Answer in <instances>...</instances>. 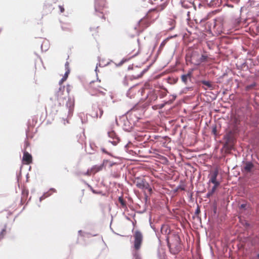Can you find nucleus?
Wrapping results in <instances>:
<instances>
[{
    "label": "nucleus",
    "mask_w": 259,
    "mask_h": 259,
    "mask_svg": "<svg viewBox=\"0 0 259 259\" xmlns=\"http://www.w3.org/2000/svg\"><path fill=\"white\" fill-rule=\"evenodd\" d=\"M134 238V248L135 249L133 252L134 259H140V254L138 251L141 248V244L143 241V235L142 233L136 230L133 234Z\"/></svg>",
    "instance_id": "1"
},
{
    "label": "nucleus",
    "mask_w": 259,
    "mask_h": 259,
    "mask_svg": "<svg viewBox=\"0 0 259 259\" xmlns=\"http://www.w3.org/2000/svg\"><path fill=\"white\" fill-rule=\"evenodd\" d=\"M69 89L66 88L64 85L60 86L58 90L55 93V99L57 100L60 105L64 103V101L66 100V97L69 95Z\"/></svg>",
    "instance_id": "2"
},
{
    "label": "nucleus",
    "mask_w": 259,
    "mask_h": 259,
    "mask_svg": "<svg viewBox=\"0 0 259 259\" xmlns=\"http://www.w3.org/2000/svg\"><path fill=\"white\" fill-rule=\"evenodd\" d=\"M134 183L136 184V186L141 189H149L150 191H151L152 189L150 188L149 184L148 182H147L145 179H142L140 178H136Z\"/></svg>",
    "instance_id": "3"
},
{
    "label": "nucleus",
    "mask_w": 259,
    "mask_h": 259,
    "mask_svg": "<svg viewBox=\"0 0 259 259\" xmlns=\"http://www.w3.org/2000/svg\"><path fill=\"white\" fill-rule=\"evenodd\" d=\"M103 113V110L97 104L92 105V111L90 115L93 118H101Z\"/></svg>",
    "instance_id": "4"
},
{
    "label": "nucleus",
    "mask_w": 259,
    "mask_h": 259,
    "mask_svg": "<svg viewBox=\"0 0 259 259\" xmlns=\"http://www.w3.org/2000/svg\"><path fill=\"white\" fill-rule=\"evenodd\" d=\"M219 174L218 169H215L210 174V179L209 180V183H211L214 184L213 187L217 188L220 184V182L217 181V178Z\"/></svg>",
    "instance_id": "5"
},
{
    "label": "nucleus",
    "mask_w": 259,
    "mask_h": 259,
    "mask_svg": "<svg viewBox=\"0 0 259 259\" xmlns=\"http://www.w3.org/2000/svg\"><path fill=\"white\" fill-rule=\"evenodd\" d=\"M159 1L162 3L160 4L156 8L149 10V13H152L153 15H156L158 12L164 10L166 6L167 0H159Z\"/></svg>",
    "instance_id": "6"
},
{
    "label": "nucleus",
    "mask_w": 259,
    "mask_h": 259,
    "mask_svg": "<svg viewBox=\"0 0 259 259\" xmlns=\"http://www.w3.org/2000/svg\"><path fill=\"white\" fill-rule=\"evenodd\" d=\"M108 136L112 140H109V142L111 143L113 145L116 146L119 142V138L116 134L113 131H109Z\"/></svg>",
    "instance_id": "7"
},
{
    "label": "nucleus",
    "mask_w": 259,
    "mask_h": 259,
    "mask_svg": "<svg viewBox=\"0 0 259 259\" xmlns=\"http://www.w3.org/2000/svg\"><path fill=\"white\" fill-rule=\"evenodd\" d=\"M151 23L150 17H142L139 21L138 25L143 30L148 27Z\"/></svg>",
    "instance_id": "8"
},
{
    "label": "nucleus",
    "mask_w": 259,
    "mask_h": 259,
    "mask_svg": "<svg viewBox=\"0 0 259 259\" xmlns=\"http://www.w3.org/2000/svg\"><path fill=\"white\" fill-rule=\"evenodd\" d=\"M134 126V122L130 121L127 117H126L125 119H123L122 127L124 131L130 132L133 129Z\"/></svg>",
    "instance_id": "9"
},
{
    "label": "nucleus",
    "mask_w": 259,
    "mask_h": 259,
    "mask_svg": "<svg viewBox=\"0 0 259 259\" xmlns=\"http://www.w3.org/2000/svg\"><path fill=\"white\" fill-rule=\"evenodd\" d=\"M74 106V101L73 99L69 98L66 103V107L68 110V116L72 115Z\"/></svg>",
    "instance_id": "10"
},
{
    "label": "nucleus",
    "mask_w": 259,
    "mask_h": 259,
    "mask_svg": "<svg viewBox=\"0 0 259 259\" xmlns=\"http://www.w3.org/2000/svg\"><path fill=\"white\" fill-rule=\"evenodd\" d=\"M254 165L251 161H246L244 163L242 171L244 172L249 173L254 168Z\"/></svg>",
    "instance_id": "11"
},
{
    "label": "nucleus",
    "mask_w": 259,
    "mask_h": 259,
    "mask_svg": "<svg viewBox=\"0 0 259 259\" xmlns=\"http://www.w3.org/2000/svg\"><path fill=\"white\" fill-rule=\"evenodd\" d=\"M108 160H104L103 161V163L100 165H95L93 166V167L91 168V170L93 171L94 172H97L100 170H101L104 167L105 164H106L107 163H108Z\"/></svg>",
    "instance_id": "12"
},
{
    "label": "nucleus",
    "mask_w": 259,
    "mask_h": 259,
    "mask_svg": "<svg viewBox=\"0 0 259 259\" xmlns=\"http://www.w3.org/2000/svg\"><path fill=\"white\" fill-rule=\"evenodd\" d=\"M224 139L225 140V145H228L231 144L234 141V138L232 133L229 132L224 136Z\"/></svg>",
    "instance_id": "13"
},
{
    "label": "nucleus",
    "mask_w": 259,
    "mask_h": 259,
    "mask_svg": "<svg viewBox=\"0 0 259 259\" xmlns=\"http://www.w3.org/2000/svg\"><path fill=\"white\" fill-rule=\"evenodd\" d=\"M23 161L26 164L30 163L32 161V156L31 154L26 151H24L23 156Z\"/></svg>",
    "instance_id": "14"
},
{
    "label": "nucleus",
    "mask_w": 259,
    "mask_h": 259,
    "mask_svg": "<svg viewBox=\"0 0 259 259\" xmlns=\"http://www.w3.org/2000/svg\"><path fill=\"white\" fill-rule=\"evenodd\" d=\"M49 48V42L47 39H44L41 45V49L42 52L47 51Z\"/></svg>",
    "instance_id": "15"
},
{
    "label": "nucleus",
    "mask_w": 259,
    "mask_h": 259,
    "mask_svg": "<svg viewBox=\"0 0 259 259\" xmlns=\"http://www.w3.org/2000/svg\"><path fill=\"white\" fill-rule=\"evenodd\" d=\"M205 1L210 7L219 6L221 3L220 0H205Z\"/></svg>",
    "instance_id": "16"
},
{
    "label": "nucleus",
    "mask_w": 259,
    "mask_h": 259,
    "mask_svg": "<svg viewBox=\"0 0 259 259\" xmlns=\"http://www.w3.org/2000/svg\"><path fill=\"white\" fill-rule=\"evenodd\" d=\"M201 82L203 84L206 85L208 89L210 90H214V85L212 84H211L209 81L203 80H202Z\"/></svg>",
    "instance_id": "17"
},
{
    "label": "nucleus",
    "mask_w": 259,
    "mask_h": 259,
    "mask_svg": "<svg viewBox=\"0 0 259 259\" xmlns=\"http://www.w3.org/2000/svg\"><path fill=\"white\" fill-rule=\"evenodd\" d=\"M134 87L130 88L126 93V96L131 99L134 98L135 95V92L133 91Z\"/></svg>",
    "instance_id": "18"
},
{
    "label": "nucleus",
    "mask_w": 259,
    "mask_h": 259,
    "mask_svg": "<svg viewBox=\"0 0 259 259\" xmlns=\"http://www.w3.org/2000/svg\"><path fill=\"white\" fill-rule=\"evenodd\" d=\"M167 23L168 24V25L170 26L168 29L169 30H171L172 29H174L175 27V23H176V21L174 19H171V18H169L168 19V21H167Z\"/></svg>",
    "instance_id": "19"
},
{
    "label": "nucleus",
    "mask_w": 259,
    "mask_h": 259,
    "mask_svg": "<svg viewBox=\"0 0 259 259\" xmlns=\"http://www.w3.org/2000/svg\"><path fill=\"white\" fill-rule=\"evenodd\" d=\"M149 222L151 228L153 229V230L155 232L156 235L157 236L158 230L156 229L155 226L154 225H153V223H152L151 216L149 218Z\"/></svg>",
    "instance_id": "20"
},
{
    "label": "nucleus",
    "mask_w": 259,
    "mask_h": 259,
    "mask_svg": "<svg viewBox=\"0 0 259 259\" xmlns=\"http://www.w3.org/2000/svg\"><path fill=\"white\" fill-rule=\"evenodd\" d=\"M79 118L81 119V122L82 123H84L87 122V120L85 119V115L83 113H80L78 115Z\"/></svg>",
    "instance_id": "21"
},
{
    "label": "nucleus",
    "mask_w": 259,
    "mask_h": 259,
    "mask_svg": "<svg viewBox=\"0 0 259 259\" xmlns=\"http://www.w3.org/2000/svg\"><path fill=\"white\" fill-rule=\"evenodd\" d=\"M78 234L80 236H82L83 237H89L90 236H91V235L89 233H86V232H82L81 230L78 231ZM96 236V235H92V236Z\"/></svg>",
    "instance_id": "22"
},
{
    "label": "nucleus",
    "mask_w": 259,
    "mask_h": 259,
    "mask_svg": "<svg viewBox=\"0 0 259 259\" xmlns=\"http://www.w3.org/2000/svg\"><path fill=\"white\" fill-rule=\"evenodd\" d=\"M6 225L5 226V227L4 229L2 230V231L0 232V240L2 239L6 234Z\"/></svg>",
    "instance_id": "23"
},
{
    "label": "nucleus",
    "mask_w": 259,
    "mask_h": 259,
    "mask_svg": "<svg viewBox=\"0 0 259 259\" xmlns=\"http://www.w3.org/2000/svg\"><path fill=\"white\" fill-rule=\"evenodd\" d=\"M181 79H182V81L185 83V84H187V82H188V80H189V77H187L184 74H183L182 76H181Z\"/></svg>",
    "instance_id": "24"
},
{
    "label": "nucleus",
    "mask_w": 259,
    "mask_h": 259,
    "mask_svg": "<svg viewBox=\"0 0 259 259\" xmlns=\"http://www.w3.org/2000/svg\"><path fill=\"white\" fill-rule=\"evenodd\" d=\"M193 69H190L187 74H185V75L187 77L189 78V80H191V78L192 77V73H193Z\"/></svg>",
    "instance_id": "25"
},
{
    "label": "nucleus",
    "mask_w": 259,
    "mask_h": 259,
    "mask_svg": "<svg viewBox=\"0 0 259 259\" xmlns=\"http://www.w3.org/2000/svg\"><path fill=\"white\" fill-rule=\"evenodd\" d=\"M118 201L122 205V207H125L126 206V203L124 201L123 198L122 196H120L118 198Z\"/></svg>",
    "instance_id": "26"
},
{
    "label": "nucleus",
    "mask_w": 259,
    "mask_h": 259,
    "mask_svg": "<svg viewBox=\"0 0 259 259\" xmlns=\"http://www.w3.org/2000/svg\"><path fill=\"white\" fill-rule=\"evenodd\" d=\"M51 195V194H49V192L45 193L41 197L39 198V201H41L43 199H45L47 197Z\"/></svg>",
    "instance_id": "27"
},
{
    "label": "nucleus",
    "mask_w": 259,
    "mask_h": 259,
    "mask_svg": "<svg viewBox=\"0 0 259 259\" xmlns=\"http://www.w3.org/2000/svg\"><path fill=\"white\" fill-rule=\"evenodd\" d=\"M193 20L196 23H201L203 19H200V17H197L196 19H194L195 17H192ZM207 19L204 18V20H206Z\"/></svg>",
    "instance_id": "28"
},
{
    "label": "nucleus",
    "mask_w": 259,
    "mask_h": 259,
    "mask_svg": "<svg viewBox=\"0 0 259 259\" xmlns=\"http://www.w3.org/2000/svg\"><path fill=\"white\" fill-rule=\"evenodd\" d=\"M167 39L168 38H166V39L163 40L161 42V43L160 44V45L159 46V50L162 49L164 47V46L165 45V44H166V43L167 42Z\"/></svg>",
    "instance_id": "29"
},
{
    "label": "nucleus",
    "mask_w": 259,
    "mask_h": 259,
    "mask_svg": "<svg viewBox=\"0 0 259 259\" xmlns=\"http://www.w3.org/2000/svg\"><path fill=\"white\" fill-rule=\"evenodd\" d=\"M61 27H62V29L63 30H69L70 29V28L69 27V25H68V24H67L66 26H64V25H62Z\"/></svg>",
    "instance_id": "30"
},
{
    "label": "nucleus",
    "mask_w": 259,
    "mask_h": 259,
    "mask_svg": "<svg viewBox=\"0 0 259 259\" xmlns=\"http://www.w3.org/2000/svg\"><path fill=\"white\" fill-rule=\"evenodd\" d=\"M207 58V56L202 55H201V56L200 58V60L201 62H203L206 60Z\"/></svg>",
    "instance_id": "31"
},
{
    "label": "nucleus",
    "mask_w": 259,
    "mask_h": 259,
    "mask_svg": "<svg viewBox=\"0 0 259 259\" xmlns=\"http://www.w3.org/2000/svg\"><path fill=\"white\" fill-rule=\"evenodd\" d=\"M126 61H127L126 59H122V60L117 65V66H120L122 65Z\"/></svg>",
    "instance_id": "32"
},
{
    "label": "nucleus",
    "mask_w": 259,
    "mask_h": 259,
    "mask_svg": "<svg viewBox=\"0 0 259 259\" xmlns=\"http://www.w3.org/2000/svg\"><path fill=\"white\" fill-rule=\"evenodd\" d=\"M148 70V68L144 69L141 73L138 76V78L141 77Z\"/></svg>",
    "instance_id": "33"
},
{
    "label": "nucleus",
    "mask_w": 259,
    "mask_h": 259,
    "mask_svg": "<svg viewBox=\"0 0 259 259\" xmlns=\"http://www.w3.org/2000/svg\"><path fill=\"white\" fill-rule=\"evenodd\" d=\"M212 134H213L214 136H216V135H217V127H216V126H214L212 127Z\"/></svg>",
    "instance_id": "34"
},
{
    "label": "nucleus",
    "mask_w": 259,
    "mask_h": 259,
    "mask_svg": "<svg viewBox=\"0 0 259 259\" xmlns=\"http://www.w3.org/2000/svg\"><path fill=\"white\" fill-rule=\"evenodd\" d=\"M70 73V69H67V70H66L65 74L64 75V77H65V78H67L68 75L69 73Z\"/></svg>",
    "instance_id": "35"
},
{
    "label": "nucleus",
    "mask_w": 259,
    "mask_h": 259,
    "mask_svg": "<svg viewBox=\"0 0 259 259\" xmlns=\"http://www.w3.org/2000/svg\"><path fill=\"white\" fill-rule=\"evenodd\" d=\"M101 150L103 152L105 153V154H107L109 155H111V154L109 152H108L105 148H102Z\"/></svg>",
    "instance_id": "36"
},
{
    "label": "nucleus",
    "mask_w": 259,
    "mask_h": 259,
    "mask_svg": "<svg viewBox=\"0 0 259 259\" xmlns=\"http://www.w3.org/2000/svg\"><path fill=\"white\" fill-rule=\"evenodd\" d=\"M132 145V144L131 143V142H129L128 143H127V144H126L125 146H124V148L126 150H127L128 149V148L130 147V145Z\"/></svg>",
    "instance_id": "37"
},
{
    "label": "nucleus",
    "mask_w": 259,
    "mask_h": 259,
    "mask_svg": "<svg viewBox=\"0 0 259 259\" xmlns=\"http://www.w3.org/2000/svg\"><path fill=\"white\" fill-rule=\"evenodd\" d=\"M255 85H256V83L254 82V83H252V84H250V85H248V86L247 87V88L248 89H250V88H253V87H255Z\"/></svg>",
    "instance_id": "38"
},
{
    "label": "nucleus",
    "mask_w": 259,
    "mask_h": 259,
    "mask_svg": "<svg viewBox=\"0 0 259 259\" xmlns=\"http://www.w3.org/2000/svg\"><path fill=\"white\" fill-rule=\"evenodd\" d=\"M123 83L124 85H127V81L126 76H125L124 78V79L123 80Z\"/></svg>",
    "instance_id": "39"
},
{
    "label": "nucleus",
    "mask_w": 259,
    "mask_h": 259,
    "mask_svg": "<svg viewBox=\"0 0 259 259\" xmlns=\"http://www.w3.org/2000/svg\"><path fill=\"white\" fill-rule=\"evenodd\" d=\"M91 190L94 194H100V192H98L96 190H94L92 187H91Z\"/></svg>",
    "instance_id": "40"
},
{
    "label": "nucleus",
    "mask_w": 259,
    "mask_h": 259,
    "mask_svg": "<svg viewBox=\"0 0 259 259\" xmlns=\"http://www.w3.org/2000/svg\"><path fill=\"white\" fill-rule=\"evenodd\" d=\"M213 194H212L209 191L207 192V193L206 194V197L208 198H209Z\"/></svg>",
    "instance_id": "41"
},
{
    "label": "nucleus",
    "mask_w": 259,
    "mask_h": 259,
    "mask_svg": "<svg viewBox=\"0 0 259 259\" xmlns=\"http://www.w3.org/2000/svg\"><path fill=\"white\" fill-rule=\"evenodd\" d=\"M246 204L245 203L241 204L240 206V208L242 209H246Z\"/></svg>",
    "instance_id": "42"
},
{
    "label": "nucleus",
    "mask_w": 259,
    "mask_h": 259,
    "mask_svg": "<svg viewBox=\"0 0 259 259\" xmlns=\"http://www.w3.org/2000/svg\"><path fill=\"white\" fill-rule=\"evenodd\" d=\"M217 188L212 187L211 190H209L212 194H213Z\"/></svg>",
    "instance_id": "43"
},
{
    "label": "nucleus",
    "mask_w": 259,
    "mask_h": 259,
    "mask_svg": "<svg viewBox=\"0 0 259 259\" xmlns=\"http://www.w3.org/2000/svg\"><path fill=\"white\" fill-rule=\"evenodd\" d=\"M59 10H60L61 13H63L64 12V8L63 6H59Z\"/></svg>",
    "instance_id": "44"
},
{
    "label": "nucleus",
    "mask_w": 259,
    "mask_h": 259,
    "mask_svg": "<svg viewBox=\"0 0 259 259\" xmlns=\"http://www.w3.org/2000/svg\"><path fill=\"white\" fill-rule=\"evenodd\" d=\"M66 79H67V78H65V77L63 76L62 79L59 81V84H61L63 81H64Z\"/></svg>",
    "instance_id": "45"
},
{
    "label": "nucleus",
    "mask_w": 259,
    "mask_h": 259,
    "mask_svg": "<svg viewBox=\"0 0 259 259\" xmlns=\"http://www.w3.org/2000/svg\"><path fill=\"white\" fill-rule=\"evenodd\" d=\"M66 79H67V78H65V77L63 76L62 79L59 81V84H61L63 81H64Z\"/></svg>",
    "instance_id": "46"
},
{
    "label": "nucleus",
    "mask_w": 259,
    "mask_h": 259,
    "mask_svg": "<svg viewBox=\"0 0 259 259\" xmlns=\"http://www.w3.org/2000/svg\"><path fill=\"white\" fill-rule=\"evenodd\" d=\"M65 70H67V69H69V63L68 62H66L65 63Z\"/></svg>",
    "instance_id": "47"
},
{
    "label": "nucleus",
    "mask_w": 259,
    "mask_h": 259,
    "mask_svg": "<svg viewBox=\"0 0 259 259\" xmlns=\"http://www.w3.org/2000/svg\"><path fill=\"white\" fill-rule=\"evenodd\" d=\"M200 212V208L197 207V208H196V209L195 210V214H199V213Z\"/></svg>",
    "instance_id": "48"
},
{
    "label": "nucleus",
    "mask_w": 259,
    "mask_h": 259,
    "mask_svg": "<svg viewBox=\"0 0 259 259\" xmlns=\"http://www.w3.org/2000/svg\"><path fill=\"white\" fill-rule=\"evenodd\" d=\"M108 162H109V167H110L113 166L115 164L114 162L109 161V160Z\"/></svg>",
    "instance_id": "49"
},
{
    "label": "nucleus",
    "mask_w": 259,
    "mask_h": 259,
    "mask_svg": "<svg viewBox=\"0 0 259 259\" xmlns=\"http://www.w3.org/2000/svg\"><path fill=\"white\" fill-rule=\"evenodd\" d=\"M219 12V10H216L212 12V15H216Z\"/></svg>",
    "instance_id": "50"
},
{
    "label": "nucleus",
    "mask_w": 259,
    "mask_h": 259,
    "mask_svg": "<svg viewBox=\"0 0 259 259\" xmlns=\"http://www.w3.org/2000/svg\"><path fill=\"white\" fill-rule=\"evenodd\" d=\"M165 226L164 225H162L161 226V232L162 233H163V229L165 228Z\"/></svg>",
    "instance_id": "51"
},
{
    "label": "nucleus",
    "mask_w": 259,
    "mask_h": 259,
    "mask_svg": "<svg viewBox=\"0 0 259 259\" xmlns=\"http://www.w3.org/2000/svg\"><path fill=\"white\" fill-rule=\"evenodd\" d=\"M159 1V0H149L151 4H153V3H154V2H156V1H157V4H158V1Z\"/></svg>",
    "instance_id": "52"
},
{
    "label": "nucleus",
    "mask_w": 259,
    "mask_h": 259,
    "mask_svg": "<svg viewBox=\"0 0 259 259\" xmlns=\"http://www.w3.org/2000/svg\"><path fill=\"white\" fill-rule=\"evenodd\" d=\"M191 18H192V17H188V18L187 19V23H189V21H191V20H192Z\"/></svg>",
    "instance_id": "53"
},
{
    "label": "nucleus",
    "mask_w": 259,
    "mask_h": 259,
    "mask_svg": "<svg viewBox=\"0 0 259 259\" xmlns=\"http://www.w3.org/2000/svg\"><path fill=\"white\" fill-rule=\"evenodd\" d=\"M167 102H165V103H164V104H162L160 105V108H162L164 107V106H165V104H166V103H167Z\"/></svg>",
    "instance_id": "54"
},
{
    "label": "nucleus",
    "mask_w": 259,
    "mask_h": 259,
    "mask_svg": "<svg viewBox=\"0 0 259 259\" xmlns=\"http://www.w3.org/2000/svg\"><path fill=\"white\" fill-rule=\"evenodd\" d=\"M244 226H245L246 227H249L250 226V224H249V223L246 222L245 223Z\"/></svg>",
    "instance_id": "55"
},
{
    "label": "nucleus",
    "mask_w": 259,
    "mask_h": 259,
    "mask_svg": "<svg viewBox=\"0 0 259 259\" xmlns=\"http://www.w3.org/2000/svg\"><path fill=\"white\" fill-rule=\"evenodd\" d=\"M172 100H174L176 99L177 96H176V95H172Z\"/></svg>",
    "instance_id": "56"
},
{
    "label": "nucleus",
    "mask_w": 259,
    "mask_h": 259,
    "mask_svg": "<svg viewBox=\"0 0 259 259\" xmlns=\"http://www.w3.org/2000/svg\"><path fill=\"white\" fill-rule=\"evenodd\" d=\"M50 190L51 191H53L54 192H56V189H55L54 188H51Z\"/></svg>",
    "instance_id": "57"
},
{
    "label": "nucleus",
    "mask_w": 259,
    "mask_h": 259,
    "mask_svg": "<svg viewBox=\"0 0 259 259\" xmlns=\"http://www.w3.org/2000/svg\"><path fill=\"white\" fill-rule=\"evenodd\" d=\"M138 54H139V51L136 54H135V55H133L132 57H134L136 56Z\"/></svg>",
    "instance_id": "58"
},
{
    "label": "nucleus",
    "mask_w": 259,
    "mask_h": 259,
    "mask_svg": "<svg viewBox=\"0 0 259 259\" xmlns=\"http://www.w3.org/2000/svg\"><path fill=\"white\" fill-rule=\"evenodd\" d=\"M190 12L189 11H187V16H190Z\"/></svg>",
    "instance_id": "59"
},
{
    "label": "nucleus",
    "mask_w": 259,
    "mask_h": 259,
    "mask_svg": "<svg viewBox=\"0 0 259 259\" xmlns=\"http://www.w3.org/2000/svg\"><path fill=\"white\" fill-rule=\"evenodd\" d=\"M165 95H166V94H162V95H161V96L160 97V98H162L164 97Z\"/></svg>",
    "instance_id": "60"
},
{
    "label": "nucleus",
    "mask_w": 259,
    "mask_h": 259,
    "mask_svg": "<svg viewBox=\"0 0 259 259\" xmlns=\"http://www.w3.org/2000/svg\"><path fill=\"white\" fill-rule=\"evenodd\" d=\"M87 185H88V187L90 188V189L91 190V187H92L91 185H89L88 184H87Z\"/></svg>",
    "instance_id": "61"
},
{
    "label": "nucleus",
    "mask_w": 259,
    "mask_h": 259,
    "mask_svg": "<svg viewBox=\"0 0 259 259\" xmlns=\"http://www.w3.org/2000/svg\"><path fill=\"white\" fill-rule=\"evenodd\" d=\"M97 67H97V66H96V69H95V71H96V72H97V71H98Z\"/></svg>",
    "instance_id": "62"
},
{
    "label": "nucleus",
    "mask_w": 259,
    "mask_h": 259,
    "mask_svg": "<svg viewBox=\"0 0 259 259\" xmlns=\"http://www.w3.org/2000/svg\"><path fill=\"white\" fill-rule=\"evenodd\" d=\"M85 175H89V171L88 170L87 172L85 173Z\"/></svg>",
    "instance_id": "63"
},
{
    "label": "nucleus",
    "mask_w": 259,
    "mask_h": 259,
    "mask_svg": "<svg viewBox=\"0 0 259 259\" xmlns=\"http://www.w3.org/2000/svg\"><path fill=\"white\" fill-rule=\"evenodd\" d=\"M190 89V88H186V89H187V90H189Z\"/></svg>",
    "instance_id": "64"
}]
</instances>
